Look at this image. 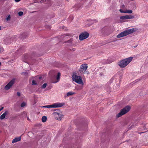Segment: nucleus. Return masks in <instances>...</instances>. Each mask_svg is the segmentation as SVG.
<instances>
[{
  "mask_svg": "<svg viewBox=\"0 0 148 148\" xmlns=\"http://www.w3.org/2000/svg\"><path fill=\"white\" fill-rule=\"evenodd\" d=\"M48 0H41L40 1L41 2L44 3L45 2H46V1H48Z\"/></svg>",
  "mask_w": 148,
  "mask_h": 148,
  "instance_id": "c85d7f7f",
  "label": "nucleus"
},
{
  "mask_svg": "<svg viewBox=\"0 0 148 148\" xmlns=\"http://www.w3.org/2000/svg\"><path fill=\"white\" fill-rule=\"evenodd\" d=\"M1 62H0V65H1Z\"/></svg>",
  "mask_w": 148,
  "mask_h": 148,
  "instance_id": "e433bc0d",
  "label": "nucleus"
},
{
  "mask_svg": "<svg viewBox=\"0 0 148 148\" xmlns=\"http://www.w3.org/2000/svg\"><path fill=\"white\" fill-rule=\"evenodd\" d=\"M8 114V111H6L4 112L2 114L0 117V119L2 120Z\"/></svg>",
  "mask_w": 148,
  "mask_h": 148,
  "instance_id": "2eb2a0df",
  "label": "nucleus"
},
{
  "mask_svg": "<svg viewBox=\"0 0 148 148\" xmlns=\"http://www.w3.org/2000/svg\"><path fill=\"white\" fill-rule=\"evenodd\" d=\"M73 80L77 84L84 85L82 78L80 76H78L76 73H73L72 75Z\"/></svg>",
  "mask_w": 148,
  "mask_h": 148,
  "instance_id": "7ed1b4c3",
  "label": "nucleus"
},
{
  "mask_svg": "<svg viewBox=\"0 0 148 148\" xmlns=\"http://www.w3.org/2000/svg\"><path fill=\"white\" fill-rule=\"evenodd\" d=\"M64 104L62 103H53L51 105H48L44 106L43 107V108H56L61 107Z\"/></svg>",
  "mask_w": 148,
  "mask_h": 148,
  "instance_id": "39448f33",
  "label": "nucleus"
},
{
  "mask_svg": "<svg viewBox=\"0 0 148 148\" xmlns=\"http://www.w3.org/2000/svg\"><path fill=\"white\" fill-rule=\"evenodd\" d=\"M47 117L46 116H43L42 118V121L43 122H45L47 120Z\"/></svg>",
  "mask_w": 148,
  "mask_h": 148,
  "instance_id": "6ab92c4d",
  "label": "nucleus"
},
{
  "mask_svg": "<svg viewBox=\"0 0 148 148\" xmlns=\"http://www.w3.org/2000/svg\"><path fill=\"white\" fill-rule=\"evenodd\" d=\"M53 114L57 120H60L63 117V115L60 112H54L53 113Z\"/></svg>",
  "mask_w": 148,
  "mask_h": 148,
  "instance_id": "9b49d317",
  "label": "nucleus"
},
{
  "mask_svg": "<svg viewBox=\"0 0 148 148\" xmlns=\"http://www.w3.org/2000/svg\"><path fill=\"white\" fill-rule=\"evenodd\" d=\"M1 26H0V30H1Z\"/></svg>",
  "mask_w": 148,
  "mask_h": 148,
  "instance_id": "4c0bfd02",
  "label": "nucleus"
},
{
  "mask_svg": "<svg viewBox=\"0 0 148 148\" xmlns=\"http://www.w3.org/2000/svg\"><path fill=\"white\" fill-rule=\"evenodd\" d=\"M75 94V93L73 92H68L67 93L66 96L69 97L70 96L74 94Z\"/></svg>",
  "mask_w": 148,
  "mask_h": 148,
  "instance_id": "f3484780",
  "label": "nucleus"
},
{
  "mask_svg": "<svg viewBox=\"0 0 148 148\" xmlns=\"http://www.w3.org/2000/svg\"><path fill=\"white\" fill-rule=\"evenodd\" d=\"M21 138L20 137H18L17 138H16L14 139L12 141V143H15L17 142L18 141H19L21 140Z\"/></svg>",
  "mask_w": 148,
  "mask_h": 148,
  "instance_id": "dca6fc26",
  "label": "nucleus"
},
{
  "mask_svg": "<svg viewBox=\"0 0 148 148\" xmlns=\"http://www.w3.org/2000/svg\"><path fill=\"white\" fill-rule=\"evenodd\" d=\"M36 82L34 80H33L32 83V85H36Z\"/></svg>",
  "mask_w": 148,
  "mask_h": 148,
  "instance_id": "5701e85b",
  "label": "nucleus"
},
{
  "mask_svg": "<svg viewBox=\"0 0 148 148\" xmlns=\"http://www.w3.org/2000/svg\"><path fill=\"white\" fill-rule=\"evenodd\" d=\"M120 12L121 13H125V10H123L121 9L119 10Z\"/></svg>",
  "mask_w": 148,
  "mask_h": 148,
  "instance_id": "bb28decb",
  "label": "nucleus"
},
{
  "mask_svg": "<svg viewBox=\"0 0 148 148\" xmlns=\"http://www.w3.org/2000/svg\"><path fill=\"white\" fill-rule=\"evenodd\" d=\"M87 68V64H83L81 66L80 69L79 70L80 73L83 74L85 73V71Z\"/></svg>",
  "mask_w": 148,
  "mask_h": 148,
  "instance_id": "0eeeda50",
  "label": "nucleus"
},
{
  "mask_svg": "<svg viewBox=\"0 0 148 148\" xmlns=\"http://www.w3.org/2000/svg\"><path fill=\"white\" fill-rule=\"evenodd\" d=\"M89 34L86 32H84L80 34L79 36V39L80 40H82L87 38Z\"/></svg>",
  "mask_w": 148,
  "mask_h": 148,
  "instance_id": "6e6552de",
  "label": "nucleus"
},
{
  "mask_svg": "<svg viewBox=\"0 0 148 148\" xmlns=\"http://www.w3.org/2000/svg\"><path fill=\"white\" fill-rule=\"evenodd\" d=\"M68 44L67 45H71V44H73L74 43V41L73 38H71L70 40H68L65 42Z\"/></svg>",
  "mask_w": 148,
  "mask_h": 148,
  "instance_id": "ddd939ff",
  "label": "nucleus"
},
{
  "mask_svg": "<svg viewBox=\"0 0 148 148\" xmlns=\"http://www.w3.org/2000/svg\"><path fill=\"white\" fill-rule=\"evenodd\" d=\"M11 18V16L10 15H9L6 18V19L7 21H10Z\"/></svg>",
  "mask_w": 148,
  "mask_h": 148,
  "instance_id": "412c9836",
  "label": "nucleus"
},
{
  "mask_svg": "<svg viewBox=\"0 0 148 148\" xmlns=\"http://www.w3.org/2000/svg\"><path fill=\"white\" fill-rule=\"evenodd\" d=\"M134 18V16L131 15L123 16L120 17V21L121 22H125V20L133 19Z\"/></svg>",
  "mask_w": 148,
  "mask_h": 148,
  "instance_id": "423d86ee",
  "label": "nucleus"
},
{
  "mask_svg": "<svg viewBox=\"0 0 148 148\" xmlns=\"http://www.w3.org/2000/svg\"><path fill=\"white\" fill-rule=\"evenodd\" d=\"M130 107L129 106H126L123 109H122L120 112L116 115V117L118 118L126 114L130 110Z\"/></svg>",
  "mask_w": 148,
  "mask_h": 148,
  "instance_id": "20e7f679",
  "label": "nucleus"
},
{
  "mask_svg": "<svg viewBox=\"0 0 148 148\" xmlns=\"http://www.w3.org/2000/svg\"><path fill=\"white\" fill-rule=\"evenodd\" d=\"M15 81V79L14 78L13 79L11 80L5 87V89L6 90H8L13 85Z\"/></svg>",
  "mask_w": 148,
  "mask_h": 148,
  "instance_id": "1a4fd4ad",
  "label": "nucleus"
},
{
  "mask_svg": "<svg viewBox=\"0 0 148 148\" xmlns=\"http://www.w3.org/2000/svg\"><path fill=\"white\" fill-rule=\"evenodd\" d=\"M144 133V132H138V133L139 134H141L142 133Z\"/></svg>",
  "mask_w": 148,
  "mask_h": 148,
  "instance_id": "f704fd0d",
  "label": "nucleus"
},
{
  "mask_svg": "<svg viewBox=\"0 0 148 148\" xmlns=\"http://www.w3.org/2000/svg\"><path fill=\"white\" fill-rule=\"evenodd\" d=\"M113 61L112 60H111L110 61V60H108L107 62H106V64H110V63H111Z\"/></svg>",
  "mask_w": 148,
  "mask_h": 148,
  "instance_id": "a878e982",
  "label": "nucleus"
},
{
  "mask_svg": "<svg viewBox=\"0 0 148 148\" xmlns=\"http://www.w3.org/2000/svg\"><path fill=\"white\" fill-rule=\"evenodd\" d=\"M134 32V29H128L121 32L118 34L116 36L117 38H121L127 36Z\"/></svg>",
  "mask_w": 148,
  "mask_h": 148,
  "instance_id": "f03ea898",
  "label": "nucleus"
},
{
  "mask_svg": "<svg viewBox=\"0 0 148 148\" xmlns=\"http://www.w3.org/2000/svg\"><path fill=\"white\" fill-rule=\"evenodd\" d=\"M15 81V79L14 78L13 79L11 80L5 87V89L6 90H8L13 85Z\"/></svg>",
  "mask_w": 148,
  "mask_h": 148,
  "instance_id": "9d476101",
  "label": "nucleus"
},
{
  "mask_svg": "<svg viewBox=\"0 0 148 148\" xmlns=\"http://www.w3.org/2000/svg\"><path fill=\"white\" fill-rule=\"evenodd\" d=\"M28 37L27 35L25 33H22L18 36L19 38L21 40H23Z\"/></svg>",
  "mask_w": 148,
  "mask_h": 148,
  "instance_id": "f8f14e48",
  "label": "nucleus"
},
{
  "mask_svg": "<svg viewBox=\"0 0 148 148\" xmlns=\"http://www.w3.org/2000/svg\"><path fill=\"white\" fill-rule=\"evenodd\" d=\"M4 49L3 47H0V53L3 51Z\"/></svg>",
  "mask_w": 148,
  "mask_h": 148,
  "instance_id": "393cba45",
  "label": "nucleus"
},
{
  "mask_svg": "<svg viewBox=\"0 0 148 148\" xmlns=\"http://www.w3.org/2000/svg\"><path fill=\"white\" fill-rule=\"evenodd\" d=\"M17 95L18 96H20L21 95V93L19 92H17Z\"/></svg>",
  "mask_w": 148,
  "mask_h": 148,
  "instance_id": "7c9ffc66",
  "label": "nucleus"
},
{
  "mask_svg": "<svg viewBox=\"0 0 148 148\" xmlns=\"http://www.w3.org/2000/svg\"><path fill=\"white\" fill-rule=\"evenodd\" d=\"M101 74V76H102V74Z\"/></svg>",
  "mask_w": 148,
  "mask_h": 148,
  "instance_id": "58836bf2",
  "label": "nucleus"
},
{
  "mask_svg": "<svg viewBox=\"0 0 148 148\" xmlns=\"http://www.w3.org/2000/svg\"><path fill=\"white\" fill-rule=\"evenodd\" d=\"M62 38H63V37H62ZM63 37L64 38V40H65V39H66L67 38H68V37H67V36L66 35H65Z\"/></svg>",
  "mask_w": 148,
  "mask_h": 148,
  "instance_id": "cd10ccee",
  "label": "nucleus"
},
{
  "mask_svg": "<svg viewBox=\"0 0 148 148\" xmlns=\"http://www.w3.org/2000/svg\"><path fill=\"white\" fill-rule=\"evenodd\" d=\"M21 0H15V1L16 2H18L20 1Z\"/></svg>",
  "mask_w": 148,
  "mask_h": 148,
  "instance_id": "72a5a7b5",
  "label": "nucleus"
},
{
  "mask_svg": "<svg viewBox=\"0 0 148 148\" xmlns=\"http://www.w3.org/2000/svg\"><path fill=\"white\" fill-rule=\"evenodd\" d=\"M70 49L72 51H74L75 50V48H73L72 49Z\"/></svg>",
  "mask_w": 148,
  "mask_h": 148,
  "instance_id": "473e14b6",
  "label": "nucleus"
},
{
  "mask_svg": "<svg viewBox=\"0 0 148 148\" xmlns=\"http://www.w3.org/2000/svg\"><path fill=\"white\" fill-rule=\"evenodd\" d=\"M23 14V12H19L18 13V14L19 16H21Z\"/></svg>",
  "mask_w": 148,
  "mask_h": 148,
  "instance_id": "b1692460",
  "label": "nucleus"
},
{
  "mask_svg": "<svg viewBox=\"0 0 148 148\" xmlns=\"http://www.w3.org/2000/svg\"><path fill=\"white\" fill-rule=\"evenodd\" d=\"M125 13L128 14H131L132 13L133 11L131 10H125Z\"/></svg>",
  "mask_w": 148,
  "mask_h": 148,
  "instance_id": "a211bd4d",
  "label": "nucleus"
},
{
  "mask_svg": "<svg viewBox=\"0 0 148 148\" xmlns=\"http://www.w3.org/2000/svg\"><path fill=\"white\" fill-rule=\"evenodd\" d=\"M82 87H80V88H79V89H82Z\"/></svg>",
  "mask_w": 148,
  "mask_h": 148,
  "instance_id": "c9c22d12",
  "label": "nucleus"
},
{
  "mask_svg": "<svg viewBox=\"0 0 148 148\" xmlns=\"http://www.w3.org/2000/svg\"><path fill=\"white\" fill-rule=\"evenodd\" d=\"M60 73H58V75L56 77V79L57 81H53L52 82L53 83H56L57 82H58L60 79Z\"/></svg>",
  "mask_w": 148,
  "mask_h": 148,
  "instance_id": "4468645a",
  "label": "nucleus"
},
{
  "mask_svg": "<svg viewBox=\"0 0 148 148\" xmlns=\"http://www.w3.org/2000/svg\"><path fill=\"white\" fill-rule=\"evenodd\" d=\"M27 119H29L28 118H27Z\"/></svg>",
  "mask_w": 148,
  "mask_h": 148,
  "instance_id": "ea45409f",
  "label": "nucleus"
},
{
  "mask_svg": "<svg viewBox=\"0 0 148 148\" xmlns=\"http://www.w3.org/2000/svg\"><path fill=\"white\" fill-rule=\"evenodd\" d=\"M47 85V84L46 83H44L42 86L41 88H44L46 87Z\"/></svg>",
  "mask_w": 148,
  "mask_h": 148,
  "instance_id": "4be33fe9",
  "label": "nucleus"
},
{
  "mask_svg": "<svg viewBox=\"0 0 148 148\" xmlns=\"http://www.w3.org/2000/svg\"><path fill=\"white\" fill-rule=\"evenodd\" d=\"M4 108V107H1L0 108V111L2 110Z\"/></svg>",
  "mask_w": 148,
  "mask_h": 148,
  "instance_id": "2f4dec72",
  "label": "nucleus"
},
{
  "mask_svg": "<svg viewBox=\"0 0 148 148\" xmlns=\"http://www.w3.org/2000/svg\"><path fill=\"white\" fill-rule=\"evenodd\" d=\"M132 57H130L120 60L118 64L121 68H124L127 66L132 61Z\"/></svg>",
  "mask_w": 148,
  "mask_h": 148,
  "instance_id": "f257e3e1",
  "label": "nucleus"
},
{
  "mask_svg": "<svg viewBox=\"0 0 148 148\" xmlns=\"http://www.w3.org/2000/svg\"><path fill=\"white\" fill-rule=\"evenodd\" d=\"M26 103L25 102H23L21 104V107H23L26 106Z\"/></svg>",
  "mask_w": 148,
  "mask_h": 148,
  "instance_id": "aec40b11",
  "label": "nucleus"
},
{
  "mask_svg": "<svg viewBox=\"0 0 148 148\" xmlns=\"http://www.w3.org/2000/svg\"><path fill=\"white\" fill-rule=\"evenodd\" d=\"M66 0L67 1H68L69 0Z\"/></svg>",
  "mask_w": 148,
  "mask_h": 148,
  "instance_id": "a19ab883",
  "label": "nucleus"
},
{
  "mask_svg": "<svg viewBox=\"0 0 148 148\" xmlns=\"http://www.w3.org/2000/svg\"><path fill=\"white\" fill-rule=\"evenodd\" d=\"M106 44V42L105 41H104L102 43V45H105Z\"/></svg>",
  "mask_w": 148,
  "mask_h": 148,
  "instance_id": "c756f323",
  "label": "nucleus"
}]
</instances>
